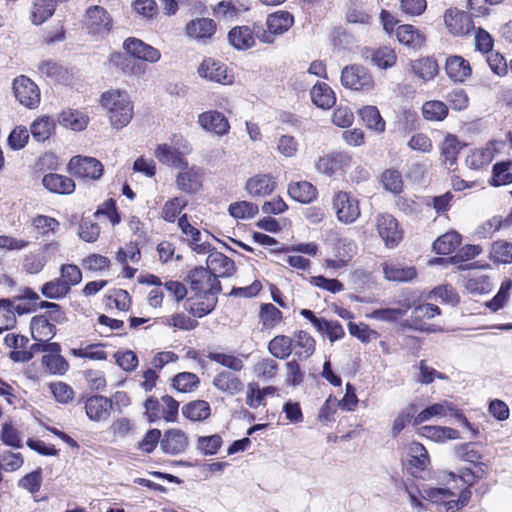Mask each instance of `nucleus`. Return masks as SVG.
<instances>
[{
	"instance_id": "nucleus-38",
	"label": "nucleus",
	"mask_w": 512,
	"mask_h": 512,
	"mask_svg": "<svg viewBox=\"0 0 512 512\" xmlns=\"http://www.w3.org/2000/svg\"><path fill=\"white\" fill-rule=\"evenodd\" d=\"M358 113L368 129L374 130L378 133L384 132L385 121L381 117L380 112L376 106H365L360 109Z\"/></svg>"
},
{
	"instance_id": "nucleus-57",
	"label": "nucleus",
	"mask_w": 512,
	"mask_h": 512,
	"mask_svg": "<svg viewBox=\"0 0 512 512\" xmlns=\"http://www.w3.org/2000/svg\"><path fill=\"white\" fill-rule=\"evenodd\" d=\"M456 455L463 461L477 463L482 458V453L477 443H465L455 446Z\"/></svg>"
},
{
	"instance_id": "nucleus-56",
	"label": "nucleus",
	"mask_w": 512,
	"mask_h": 512,
	"mask_svg": "<svg viewBox=\"0 0 512 512\" xmlns=\"http://www.w3.org/2000/svg\"><path fill=\"white\" fill-rule=\"evenodd\" d=\"M37 70L41 76L51 78L55 81H61L66 74V70L60 64L52 60H44L40 62Z\"/></svg>"
},
{
	"instance_id": "nucleus-6",
	"label": "nucleus",
	"mask_w": 512,
	"mask_h": 512,
	"mask_svg": "<svg viewBox=\"0 0 512 512\" xmlns=\"http://www.w3.org/2000/svg\"><path fill=\"white\" fill-rule=\"evenodd\" d=\"M12 89L19 103L29 109L40 104L41 96L37 84L25 75H19L13 80Z\"/></svg>"
},
{
	"instance_id": "nucleus-18",
	"label": "nucleus",
	"mask_w": 512,
	"mask_h": 512,
	"mask_svg": "<svg viewBox=\"0 0 512 512\" xmlns=\"http://www.w3.org/2000/svg\"><path fill=\"white\" fill-rule=\"evenodd\" d=\"M207 269L218 279V277H229L235 271V264L232 259L221 252L212 251L206 260Z\"/></svg>"
},
{
	"instance_id": "nucleus-35",
	"label": "nucleus",
	"mask_w": 512,
	"mask_h": 512,
	"mask_svg": "<svg viewBox=\"0 0 512 512\" xmlns=\"http://www.w3.org/2000/svg\"><path fill=\"white\" fill-rule=\"evenodd\" d=\"M420 435L435 442H445L460 438L457 430L450 427L425 425L419 429Z\"/></svg>"
},
{
	"instance_id": "nucleus-22",
	"label": "nucleus",
	"mask_w": 512,
	"mask_h": 512,
	"mask_svg": "<svg viewBox=\"0 0 512 512\" xmlns=\"http://www.w3.org/2000/svg\"><path fill=\"white\" fill-rule=\"evenodd\" d=\"M154 155L162 164L177 169H183V166H186L187 163V160L181 156L177 148L166 143L158 145Z\"/></svg>"
},
{
	"instance_id": "nucleus-63",
	"label": "nucleus",
	"mask_w": 512,
	"mask_h": 512,
	"mask_svg": "<svg viewBox=\"0 0 512 512\" xmlns=\"http://www.w3.org/2000/svg\"><path fill=\"white\" fill-rule=\"evenodd\" d=\"M187 202L179 197L167 201L162 208V218L168 222H174Z\"/></svg>"
},
{
	"instance_id": "nucleus-16",
	"label": "nucleus",
	"mask_w": 512,
	"mask_h": 512,
	"mask_svg": "<svg viewBox=\"0 0 512 512\" xmlns=\"http://www.w3.org/2000/svg\"><path fill=\"white\" fill-rule=\"evenodd\" d=\"M276 181L269 174L258 173L245 183V190L251 197H266L274 192Z\"/></svg>"
},
{
	"instance_id": "nucleus-25",
	"label": "nucleus",
	"mask_w": 512,
	"mask_h": 512,
	"mask_svg": "<svg viewBox=\"0 0 512 512\" xmlns=\"http://www.w3.org/2000/svg\"><path fill=\"white\" fill-rule=\"evenodd\" d=\"M254 33L248 26H236L228 33L229 43L237 50H247L255 43Z\"/></svg>"
},
{
	"instance_id": "nucleus-37",
	"label": "nucleus",
	"mask_w": 512,
	"mask_h": 512,
	"mask_svg": "<svg viewBox=\"0 0 512 512\" xmlns=\"http://www.w3.org/2000/svg\"><path fill=\"white\" fill-rule=\"evenodd\" d=\"M369 57L372 65L384 70L392 68L397 62L395 50L387 46L371 50Z\"/></svg>"
},
{
	"instance_id": "nucleus-9",
	"label": "nucleus",
	"mask_w": 512,
	"mask_h": 512,
	"mask_svg": "<svg viewBox=\"0 0 512 512\" xmlns=\"http://www.w3.org/2000/svg\"><path fill=\"white\" fill-rule=\"evenodd\" d=\"M69 171L78 177L98 180L103 175L102 163L93 157L74 156L68 164Z\"/></svg>"
},
{
	"instance_id": "nucleus-36",
	"label": "nucleus",
	"mask_w": 512,
	"mask_h": 512,
	"mask_svg": "<svg viewBox=\"0 0 512 512\" xmlns=\"http://www.w3.org/2000/svg\"><path fill=\"white\" fill-rule=\"evenodd\" d=\"M295 356L299 360L308 359L315 351V340L305 331H298L293 336Z\"/></svg>"
},
{
	"instance_id": "nucleus-43",
	"label": "nucleus",
	"mask_w": 512,
	"mask_h": 512,
	"mask_svg": "<svg viewBox=\"0 0 512 512\" xmlns=\"http://www.w3.org/2000/svg\"><path fill=\"white\" fill-rule=\"evenodd\" d=\"M494 157V148L487 145L482 148L475 149L466 157L465 163L471 169H480L488 165Z\"/></svg>"
},
{
	"instance_id": "nucleus-14",
	"label": "nucleus",
	"mask_w": 512,
	"mask_h": 512,
	"mask_svg": "<svg viewBox=\"0 0 512 512\" xmlns=\"http://www.w3.org/2000/svg\"><path fill=\"white\" fill-rule=\"evenodd\" d=\"M444 21L449 32L456 36L466 35L474 28L470 14L464 11L448 10Z\"/></svg>"
},
{
	"instance_id": "nucleus-29",
	"label": "nucleus",
	"mask_w": 512,
	"mask_h": 512,
	"mask_svg": "<svg viewBox=\"0 0 512 512\" xmlns=\"http://www.w3.org/2000/svg\"><path fill=\"white\" fill-rule=\"evenodd\" d=\"M410 308V301L404 300L403 302H400V307L398 308L376 309L373 310L371 313L367 314V317L378 321L393 323L401 319L404 315H406Z\"/></svg>"
},
{
	"instance_id": "nucleus-52",
	"label": "nucleus",
	"mask_w": 512,
	"mask_h": 512,
	"mask_svg": "<svg viewBox=\"0 0 512 512\" xmlns=\"http://www.w3.org/2000/svg\"><path fill=\"white\" fill-rule=\"evenodd\" d=\"M276 150L283 157H295L299 150V142L294 136L283 134L276 140Z\"/></svg>"
},
{
	"instance_id": "nucleus-8",
	"label": "nucleus",
	"mask_w": 512,
	"mask_h": 512,
	"mask_svg": "<svg viewBox=\"0 0 512 512\" xmlns=\"http://www.w3.org/2000/svg\"><path fill=\"white\" fill-rule=\"evenodd\" d=\"M192 290L197 293L216 296L221 291L220 281L207 268L197 267L189 274Z\"/></svg>"
},
{
	"instance_id": "nucleus-31",
	"label": "nucleus",
	"mask_w": 512,
	"mask_h": 512,
	"mask_svg": "<svg viewBox=\"0 0 512 512\" xmlns=\"http://www.w3.org/2000/svg\"><path fill=\"white\" fill-rule=\"evenodd\" d=\"M213 385L229 395L241 392L244 387L239 377L229 371L218 373L213 379Z\"/></svg>"
},
{
	"instance_id": "nucleus-53",
	"label": "nucleus",
	"mask_w": 512,
	"mask_h": 512,
	"mask_svg": "<svg viewBox=\"0 0 512 512\" xmlns=\"http://www.w3.org/2000/svg\"><path fill=\"white\" fill-rule=\"evenodd\" d=\"M69 292V286L60 277L46 282L41 288L43 296L49 299L64 298Z\"/></svg>"
},
{
	"instance_id": "nucleus-30",
	"label": "nucleus",
	"mask_w": 512,
	"mask_h": 512,
	"mask_svg": "<svg viewBox=\"0 0 512 512\" xmlns=\"http://www.w3.org/2000/svg\"><path fill=\"white\" fill-rule=\"evenodd\" d=\"M384 276L389 281L407 282L413 280L417 272L412 266H402L397 263H384Z\"/></svg>"
},
{
	"instance_id": "nucleus-10",
	"label": "nucleus",
	"mask_w": 512,
	"mask_h": 512,
	"mask_svg": "<svg viewBox=\"0 0 512 512\" xmlns=\"http://www.w3.org/2000/svg\"><path fill=\"white\" fill-rule=\"evenodd\" d=\"M448 414L454 415L455 418L464 426L470 427V423L467 418L460 412H458L452 403L443 401L428 406L422 410L413 420V425H419L423 422L430 420L432 417H445Z\"/></svg>"
},
{
	"instance_id": "nucleus-46",
	"label": "nucleus",
	"mask_w": 512,
	"mask_h": 512,
	"mask_svg": "<svg viewBox=\"0 0 512 512\" xmlns=\"http://www.w3.org/2000/svg\"><path fill=\"white\" fill-rule=\"evenodd\" d=\"M210 406L204 400H196L182 408L183 415L192 421H202L210 416Z\"/></svg>"
},
{
	"instance_id": "nucleus-32",
	"label": "nucleus",
	"mask_w": 512,
	"mask_h": 512,
	"mask_svg": "<svg viewBox=\"0 0 512 512\" xmlns=\"http://www.w3.org/2000/svg\"><path fill=\"white\" fill-rule=\"evenodd\" d=\"M288 193L297 202L307 204L317 197V189L308 181H298L289 184Z\"/></svg>"
},
{
	"instance_id": "nucleus-58",
	"label": "nucleus",
	"mask_w": 512,
	"mask_h": 512,
	"mask_svg": "<svg viewBox=\"0 0 512 512\" xmlns=\"http://www.w3.org/2000/svg\"><path fill=\"white\" fill-rule=\"evenodd\" d=\"M465 288L472 294H484L491 290L492 284L487 275H474L466 280Z\"/></svg>"
},
{
	"instance_id": "nucleus-47",
	"label": "nucleus",
	"mask_w": 512,
	"mask_h": 512,
	"mask_svg": "<svg viewBox=\"0 0 512 512\" xmlns=\"http://www.w3.org/2000/svg\"><path fill=\"white\" fill-rule=\"evenodd\" d=\"M188 302L189 306H186L185 309L192 315L201 318L214 310L217 298L216 296L204 294L203 300L193 301V299H189Z\"/></svg>"
},
{
	"instance_id": "nucleus-23",
	"label": "nucleus",
	"mask_w": 512,
	"mask_h": 512,
	"mask_svg": "<svg viewBox=\"0 0 512 512\" xmlns=\"http://www.w3.org/2000/svg\"><path fill=\"white\" fill-rule=\"evenodd\" d=\"M398 41L412 49H419L425 42V36L410 24L400 25L396 29Z\"/></svg>"
},
{
	"instance_id": "nucleus-13",
	"label": "nucleus",
	"mask_w": 512,
	"mask_h": 512,
	"mask_svg": "<svg viewBox=\"0 0 512 512\" xmlns=\"http://www.w3.org/2000/svg\"><path fill=\"white\" fill-rule=\"evenodd\" d=\"M201 77L223 85H230L234 81L232 74L228 73L227 66L214 59H205L198 68Z\"/></svg>"
},
{
	"instance_id": "nucleus-17",
	"label": "nucleus",
	"mask_w": 512,
	"mask_h": 512,
	"mask_svg": "<svg viewBox=\"0 0 512 512\" xmlns=\"http://www.w3.org/2000/svg\"><path fill=\"white\" fill-rule=\"evenodd\" d=\"M185 30L190 38L205 42L215 34L216 23L210 18H196L187 23Z\"/></svg>"
},
{
	"instance_id": "nucleus-33",
	"label": "nucleus",
	"mask_w": 512,
	"mask_h": 512,
	"mask_svg": "<svg viewBox=\"0 0 512 512\" xmlns=\"http://www.w3.org/2000/svg\"><path fill=\"white\" fill-rule=\"evenodd\" d=\"M310 95L312 102L317 107L322 109H329L336 102V97L333 90L326 83L323 82L316 83L312 87Z\"/></svg>"
},
{
	"instance_id": "nucleus-40",
	"label": "nucleus",
	"mask_w": 512,
	"mask_h": 512,
	"mask_svg": "<svg viewBox=\"0 0 512 512\" xmlns=\"http://www.w3.org/2000/svg\"><path fill=\"white\" fill-rule=\"evenodd\" d=\"M59 123L73 131H82L88 125V117L77 110H66L60 114Z\"/></svg>"
},
{
	"instance_id": "nucleus-1",
	"label": "nucleus",
	"mask_w": 512,
	"mask_h": 512,
	"mask_svg": "<svg viewBox=\"0 0 512 512\" xmlns=\"http://www.w3.org/2000/svg\"><path fill=\"white\" fill-rule=\"evenodd\" d=\"M101 105L107 111L110 124L115 129L127 126L133 118L134 106L125 90L110 89L101 95Z\"/></svg>"
},
{
	"instance_id": "nucleus-2",
	"label": "nucleus",
	"mask_w": 512,
	"mask_h": 512,
	"mask_svg": "<svg viewBox=\"0 0 512 512\" xmlns=\"http://www.w3.org/2000/svg\"><path fill=\"white\" fill-rule=\"evenodd\" d=\"M471 496L470 488L461 490L458 495L445 487L423 488L421 492V498L433 504L437 512H459L468 505Z\"/></svg>"
},
{
	"instance_id": "nucleus-49",
	"label": "nucleus",
	"mask_w": 512,
	"mask_h": 512,
	"mask_svg": "<svg viewBox=\"0 0 512 512\" xmlns=\"http://www.w3.org/2000/svg\"><path fill=\"white\" fill-rule=\"evenodd\" d=\"M491 259L500 264L512 263V243L498 240L492 244Z\"/></svg>"
},
{
	"instance_id": "nucleus-54",
	"label": "nucleus",
	"mask_w": 512,
	"mask_h": 512,
	"mask_svg": "<svg viewBox=\"0 0 512 512\" xmlns=\"http://www.w3.org/2000/svg\"><path fill=\"white\" fill-rule=\"evenodd\" d=\"M208 358L234 372H240L244 368L243 360L233 354L213 352L208 355Z\"/></svg>"
},
{
	"instance_id": "nucleus-55",
	"label": "nucleus",
	"mask_w": 512,
	"mask_h": 512,
	"mask_svg": "<svg viewBox=\"0 0 512 512\" xmlns=\"http://www.w3.org/2000/svg\"><path fill=\"white\" fill-rule=\"evenodd\" d=\"M16 324L13 302L10 299H0V332L13 328Z\"/></svg>"
},
{
	"instance_id": "nucleus-4",
	"label": "nucleus",
	"mask_w": 512,
	"mask_h": 512,
	"mask_svg": "<svg viewBox=\"0 0 512 512\" xmlns=\"http://www.w3.org/2000/svg\"><path fill=\"white\" fill-rule=\"evenodd\" d=\"M332 207L337 220L346 225L356 222L361 215L359 200L345 191H338L333 195Z\"/></svg>"
},
{
	"instance_id": "nucleus-64",
	"label": "nucleus",
	"mask_w": 512,
	"mask_h": 512,
	"mask_svg": "<svg viewBox=\"0 0 512 512\" xmlns=\"http://www.w3.org/2000/svg\"><path fill=\"white\" fill-rule=\"evenodd\" d=\"M357 253V245L352 239L340 238L335 246L336 258H343L349 262Z\"/></svg>"
},
{
	"instance_id": "nucleus-15",
	"label": "nucleus",
	"mask_w": 512,
	"mask_h": 512,
	"mask_svg": "<svg viewBox=\"0 0 512 512\" xmlns=\"http://www.w3.org/2000/svg\"><path fill=\"white\" fill-rule=\"evenodd\" d=\"M123 47L133 57L147 62L155 63L161 58V53L158 49L137 38H128L125 40Z\"/></svg>"
},
{
	"instance_id": "nucleus-21",
	"label": "nucleus",
	"mask_w": 512,
	"mask_h": 512,
	"mask_svg": "<svg viewBox=\"0 0 512 512\" xmlns=\"http://www.w3.org/2000/svg\"><path fill=\"white\" fill-rule=\"evenodd\" d=\"M445 71L448 77L455 82H463L471 75L469 62L458 55L449 56L447 58Z\"/></svg>"
},
{
	"instance_id": "nucleus-48",
	"label": "nucleus",
	"mask_w": 512,
	"mask_h": 512,
	"mask_svg": "<svg viewBox=\"0 0 512 512\" xmlns=\"http://www.w3.org/2000/svg\"><path fill=\"white\" fill-rule=\"evenodd\" d=\"M422 114L429 121H442L448 114V107L442 101H427L422 106Z\"/></svg>"
},
{
	"instance_id": "nucleus-28",
	"label": "nucleus",
	"mask_w": 512,
	"mask_h": 512,
	"mask_svg": "<svg viewBox=\"0 0 512 512\" xmlns=\"http://www.w3.org/2000/svg\"><path fill=\"white\" fill-rule=\"evenodd\" d=\"M86 24L93 29V32L100 33L109 31L111 19L104 8L94 6L87 10Z\"/></svg>"
},
{
	"instance_id": "nucleus-26",
	"label": "nucleus",
	"mask_w": 512,
	"mask_h": 512,
	"mask_svg": "<svg viewBox=\"0 0 512 512\" xmlns=\"http://www.w3.org/2000/svg\"><path fill=\"white\" fill-rule=\"evenodd\" d=\"M349 158L342 153L328 154L320 157L315 164L317 171L327 176H332L347 164Z\"/></svg>"
},
{
	"instance_id": "nucleus-60",
	"label": "nucleus",
	"mask_w": 512,
	"mask_h": 512,
	"mask_svg": "<svg viewBox=\"0 0 512 512\" xmlns=\"http://www.w3.org/2000/svg\"><path fill=\"white\" fill-rule=\"evenodd\" d=\"M199 384V378L196 374L190 372H182L177 374L173 379V386L179 392H190Z\"/></svg>"
},
{
	"instance_id": "nucleus-27",
	"label": "nucleus",
	"mask_w": 512,
	"mask_h": 512,
	"mask_svg": "<svg viewBox=\"0 0 512 512\" xmlns=\"http://www.w3.org/2000/svg\"><path fill=\"white\" fill-rule=\"evenodd\" d=\"M30 329L35 341H49L56 333L55 325L51 324L44 315L34 316L31 319Z\"/></svg>"
},
{
	"instance_id": "nucleus-51",
	"label": "nucleus",
	"mask_w": 512,
	"mask_h": 512,
	"mask_svg": "<svg viewBox=\"0 0 512 512\" xmlns=\"http://www.w3.org/2000/svg\"><path fill=\"white\" fill-rule=\"evenodd\" d=\"M229 214L236 219L253 218L259 211L255 203L249 201H238L229 205Z\"/></svg>"
},
{
	"instance_id": "nucleus-62",
	"label": "nucleus",
	"mask_w": 512,
	"mask_h": 512,
	"mask_svg": "<svg viewBox=\"0 0 512 512\" xmlns=\"http://www.w3.org/2000/svg\"><path fill=\"white\" fill-rule=\"evenodd\" d=\"M61 280L69 286L71 290L72 286L79 284L82 280V272L77 265L74 264H63L60 268Z\"/></svg>"
},
{
	"instance_id": "nucleus-7",
	"label": "nucleus",
	"mask_w": 512,
	"mask_h": 512,
	"mask_svg": "<svg viewBox=\"0 0 512 512\" xmlns=\"http://www.w3.org/2000/svg\"><path fill=\"white\" fill-rule=\"evenodd\" d=\"M376 228L387 248L398 246L403 239V231L400 229L398 221L390 214L378 215Z\"/></svg>"
},
{
	"instance_id": "nucleus-59",
	"label": "nucleus",
	"mask_w": 512,
	"mask_h": 512,
	"mask_svg": "<svg viewBox=\"0 0 512 512\" xmlns=\"http://www.w3.org/2000/svg\"><path fill=\"white\" fill-rule=\"evenodd\" d=\"M511 162L496 163L493 167L491 184L494 186L507 185L512 182V173L510 172Z\"/></svg>"
},
{
	"instance_id": "nucleus-3",
	"label": "nucleus",
	"mask_w": 512,
	"mask_h": 512,
	"mask_svg": "<svg viewBox=\"0 0 512 512\" xmlns=\"http://www.w3.org/2000/svg\"><path fill=\"white\" fill-rule=\"evenodd\" d=\"M293 24V15L288 11L279 10L267 17V30L257 27L255 29V35L261 42L271 44L275 41V36L284 34Z\"/></svg>"
},
{
	"instance_id": "nucleus-24",
	"label": "nucleus",
	"mask_w": 512,
	"mask_h": 512,
	"mask_svg": "<svg viewBox=\"0 0 512 512\" xmlns=\"http://www.w3.org/2000/svg\"><path fill=\"white\" fill-rule=\"evenodd\" d=\"M42 183L46 189L57 194H71L75 190L74 181L60 174H47L43 177Z\"/></svg>"
},
{
	"instance_id": "nucleus-20",
	"label": "nucleus",
	"mask_w": 512,
	"mask_h": 512,
	"mask_svg": "<svg viewBox=\"0 0 512 512\" xmlns=\"http://www.w3.org/2000/svg\"><path fill=\"white\" fill-rule=\"evenodd\" d=\"M188 447V439L184 432L179 429L167 431L161 440L162 450L171 455L183 453Z\"/></svg>"
},
{
	"instance_id": "nucleus-41",
	"label": "nucleus",
	"mask_w": 512,
	"mask_h": 512,
	"mask_svg": "<svg viewBox=\"0 0 512 512\" xmlns=\"http://www.w3.org/2000/svg\"><path fill=\"white\" fill-rule=\"evenodd\" d=\"M411 71L423 81H429L438 74V64L431 58H421L411 64Z\"/></svg>"
},
{
	"instance_id": "nucleus-50",
	"label": "nucleus",
	"mask_w": 512,
	"mask_h": 512,
	"mask_svg": "<svg viewBox=\"0 0 512 512\" xmlns=\"http://www.w3.org/2000/svg\"><path fill=\"white\" fill-rule=\"evenodd\" d=\"M279 370L278 363L271 358H263L254 366V373L263 381H270L277 376Z\"/></svg>"
},
{
	"instance_id": "nucleus-39",
	"label": "nucleus",
	"mask_w": 512,
	"mask_h": 512,
	"mask_svg": "<svg viewBox=\"0 0 512 512\" xmlns=\"http://www.w3.org/2000/svg\"><path fill=\"white\" fill-rule=\"evenodd\" d=\"M461 243V237L457 232H447L438 237L433 243V250L440 255H448L454 252Z\"/></svg>"
},
{
	"instance_id": "nucleus-11",
	"label": "nucleus",
	"mask_w": 512,
	"mask_h": 512,
	"mask_svg": "<svg viewBox=\"0 0 512 512\" xmlns=\"http://www.w3.org/2000/svg\"><path fill=\"white\" fill-rule=\"evenodd\" d=\"M179 170L175 180L176 187L188 194L197 193L202 187L204 177L202 169L194 165L189 166L187 162L186 166Z\"/></svg>"
},
{
	"instance_id": "nucleus-5",
	"label": "nucleus",
	"mask_w": 512,
	"mask_h": 512,
	"mask_svg": "<svg viewBox=\"0 0 512 512\" xmlns=\"http://www.w3.org/2000/svg\"><path fill=\"white\" fill-rule=\"evenodd\" d=\"M341 83L345 88L355 91H369L374 88V80L367 68L353 64L341 72Z\"/></svg>"
},
{
	"instance_id": "nucleus-12",
	"label": "nucleus",
	"mask_w": 512,
	"mask_h": 512,
	"mask_svg": "<svg viewBox=\"0 0 512 512\" xmlns=\"http://www.w3.org/2000/svg\"><path fill=\"white\" fill-rule=\"evenodd\" d=\"M197 123L206 132L216 136H224L229 133L228 119L217 110H208L198 115Z\"/></svg>"
},
{
	"instance_id": "nucleus-34",
	"label": "nucleus",
	"mask_w": 512,
	"mask_h": 512,
	"mask_svg": "<svg viewBox=\"0 0 512 512\" xmlns=\"http://www.w3.org/2000/svg\"><path fill=\"white\" fill-rule=\"evenodd\" d=\"M56 10L52 0H35L30 9V20L34 25H41L51 18Z\"/></svg>"
},
{
	"instance_id": "nucleus-61",
	"label": "nucleus",
	"mask_w": 512,
	"mask_h": 512,
	"mask_svg": "<svg viewBox=\"0 0 512 512\" xmlns=\"http://www.w3.org/2000/svg\"><path fill=\"white\" fill-rule=\"evenodd\" d=\"M317 322V330L321 333L326 334L331 342H334L342 338L345 334L343 327L337 321H328L323 318L322 321Z\"/></svg>"
},
{
	"instance_id": "nucleus-19",
	"label": "nucleus",
	"mask_w": 512,
	"mask_h": 512,
	"mask_svg": "<svg viewBox=\"0 0 512 512\" xmlns=\"http://www.w3.org/2000/svg\"><path fill=\"white\" fill-rule=\"evenodd\" d=\"M112 402L107 397L95 395L89 397L85 402L86 414L92 421L107 420L110 416Z\"/></svg>"
},
{
	"instance_id": "nucleus-44",
	"label": "nucleus",
	"mask_w": 512,
	"mask_h": 512,
	"mask_svg": "<svg viewBox=\"0 0 512 512\" xmlns=\"http://www.w3.org/2000/svg\"><path fill=\"white\" fill-rule=\"evenodd\" d=\"M461 149L462 145L455 136H447L441 144V158L443 162L449 167L455 165Z\"/></svg>"
},
{
	"instance_id": "nucleus-42",
	"label": "nucleus",
	"mask_w": 512,
	"mask_h": 512,
	"mask_svg": "<svg viewBox=\"0 0 512 512\" xmlns=\"http://www.w3.org/2000/svg\"><path fill=\"white\" fill-rule=\"evenodd\" d=\"M269 352L278 359L288 358L293 350V339L286 335H277L268 344Z\"/></svg>"
},
{
	"instance_id": "nucleus-45",
	"label": "nucleus",
	"mask_w": 512,
	"mask_h": 512,
	"mask_svg": "<svg viewBox=\"0 0 512 512\" xmlns=\"http://www.w3.org/2000/svg\"><path fill=\"white\" fill-rule=\"evenodd\" d=\"M54 128V121L48 116H42L31 124L30 132L36 141L43 142L51 136Z\"/></svg>"
}]
</instances>
